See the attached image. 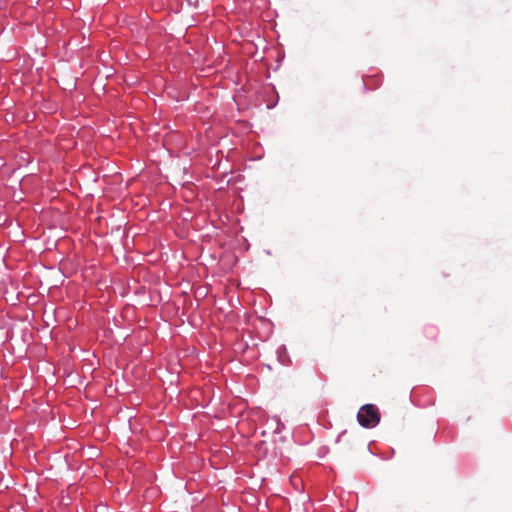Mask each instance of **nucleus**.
I'll use <instances>...</instances> for the list:
<instances>
[{
	"mask_svg": "<svg viewBox=\"0 0 512 512\" xmlns=\"http://www.w3.org/2000/svg\"><path fill=\"white\" fill-rule=\"evenodd\" d=\"M357 420L363 427L370 428L376 426L380 421L378 408L373 404L363 405L357 414Z\"/></svg>",
	"mask_w": 512,
	"mask_h": 512,
	"instance_id": "f257e3e1",
	"label": "nucleus"
}]
</instances>
